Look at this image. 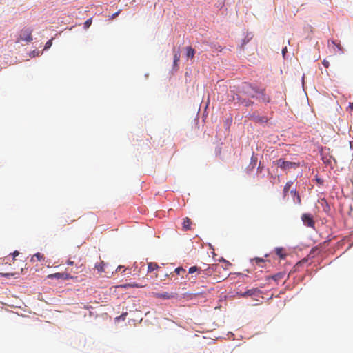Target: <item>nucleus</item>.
<instances>
[{
  "label": "nucleus",
  "mask_w": 353,
  "mask_h": 353,
  "mask_svg": "<svg viewBox=\"0 0 353 353\" xmlns=\"http://www.w3.org/2000/svg\"><path fill=\"white\" fill-rule=\"evenodd\" d=\"M52 44V40L50 39L49 41H48L46 43V45H45V49H48L51 47Z\"/></svg>",
  "instance_id": "29"
},
{
  "label": "nucleus",
  "mask_w": 353,
  "mask_h": 353,
  "mask_svg": "<svg viewBox=\"0 0 353 353\" xmlns=\"http://www.w3.org/2000/svg\"><path fill=\"white\" fill-rule=\"evenodd\" d=\"M32 30L30 28H23L20 32L19 37L17 39V43H19L22 41L27 43L30 42L32 40Z\"/></svg>",
  "instance_id": "5"
},
{
  "label": "nucleus",
  "mask_w": 353,
  "mask_h": 353,
  "mask_svg": "<svg viewBox=\"0 0 353 353\" xmlns=\"http://www.w3.org/2000/svg\"><path fill=\"white\" fill-rule=\"evenodd\" d=\"M250 118L251 120H252L254 122L259 123V124H264L267 123L269 121L268 118L265 116H261L258 114L256 112H253L250 114Z\"/></svg>",
  "instance_id": "7"
},
{
  "label": "nucleus",
  "mask_w": 353,
  "mask_h": 353,
  "mask_svg": "<svg viewBox=\"0 0 353 353\" xmlns=\"http://www.w3.org/2000/svg\"><path fill=\"white\" fill-rule=\"evenodd\" d=\"M192 223V221L188 217H185V219H183V223H182V225H183V230L184 231L190 230L191 229Z\"/></svg>",
  "instance_id": "11"
},
{
  "label": "nucleus",
  "mask_w": 353,
  "mask_h": 353,
  "mask_svg": "<svg viewBox=\"0 0 353 353\" xmlns=\"http://www.w3.org/2000/svg\"><path fill=\"white\" fill-rule=\"evenodd\" d=\"M10 275L12 276L13 274H8V273H7V274H3V276H9Z\"/></svg>",
  "instance_id": "44"
},
{
  "label": "nucleus",
  "mask_w": 353,
  "mask_h": 353,
  "mask_svg": "<svg viewBox=\"0 0 353 353\" xmlns=\"http://www.w3.org/2000/svg\"><path fill=\"white\" fill-rule=\"evenodd\" d=\"M159 265L156 263L150 262L148 263V272H152V271L157 270Z\"/></svg>",
  "instance_id": "16"
},
{
  "label": "nucleus",
  "mask_w": 353,
  "mask_h": 353,
  "mask_svg": "<svg viewBox=\"0 0 353 353\" xmlns=\"http://www.w3.org/2000/svg\"><path fill=\"white\" fill-rule=\"evenodd\" d=\"M282 55L283 57V58H285V56H286V54L288 52V50H287V47L285 46L282 48Z\"/></svg>",
  "instance_id": "30"
},
{
  "label": "nucleus",
  "mask_w": 353,
  "mask_h": 353,
  "mask_svg": "<svg viewBox=\"0 0 353 353\" xmlns=\"http://www.w3.org/2000/svg\"><path fill=\"white\" fill-rule=\"evenodd\" d=\"M261 293L260 290L258 288H252L248 290L247 291L244 292H240L239 295L241 297H247V296H258Z\"/></svg>",
  "instance_id": "9"
},
{
  "label": "nucleus",
  "mask_w": 353,
  "mask_h": 353,
  "mask_svg": "<svg viewBox=\"0 0 353 353\" xmlns=\"http://www.w3.org/2000/svg\"><path fill=\"white\" fill-rule=\"evenodd\" d=\"M180 60V54L179 52L174 51V66L178 65V62Z\"/></svg>",
  "instance_id": "19"
},
{
  "label": "nucleus",
  "mask_w": 353,
  "mask_h": 353,
  "mask_svg": "<svg viewBox=\"0 0 353 353\" xmlns=\"http://www.w3.org/2000/svg\"><path fill=\"white\" fill-rule=\"evenodd\" d=\"M290 186V185L288 183H287L284 187L283 191L285 192H287L289 190Z\"/></svg>",
  "instance_id": "36"
},
{
  "label": "nucleus",
  "mask_w": 353,
  "mask_h": 353,
  "mask_svg": "<svg viewBox=\"0 0 353 353\" xmlns=\"http://www.w3.org/2000/svg\"><path fill=\"white\" fill-rule=\"evenodd\" d=\"M66 263L69 265H73L74 264V261H71L70 259H68L66 262Z\"/></svg>",
  "instance_id": "37"
},
{
  "label": "nucleus",
  "mask_w": 353,
  "mask_h": 353,
  "mask_svg": "<svg viewBox=\"0 0 353 353\" xmlns=\"http://www.w3.org/2000/svg\"><path fill=\"white\" fill-rule=\"evenodd\" d=\"M48 277L50 279L55 278L57 279H62V280H68V279L72 278V276L70 275V274H68L67 272H61V273L58 272V273L52 274L48 275Z\"/></svg>",
  "instance_id": "10"
},
{
  "label": "nucleus",
  "mask_w": 353,
  "mask_h": 353,
  "mask_svg": "<svg viewBox=\"0 0 353 353\" xmlns=\"http://www.w3.org/2000/svg\"><path fill=\"white\" fill-rule=\"evenodd\" d=\"M174 272L179 275L181 274L182 273L185 272V270L183 269L182 267H178L175 269Z\"/></svg>",
  "instance_id": "22"
},
{
  "label": "nucleus",
  "mask_w": 353,
  "mask_h": 353,
  "mask_svg": "<svg viewBox=\"0 0 353 353\" xmlns=\"http://www.w3.org/2000/svg\"><path fill=\"white\" fill-rule=\"evenodd\" d=\"M224 6H225V3L223 2V3H222V6H221L222 9L223 8Z\"/></svg>",
  "instance_id": "46"
},
{
  "label": "nucleus",
  "mask_w": 353,
  "mask_h": 353,
  "mask_svg": "<svg viewBox=\"0 0 353 353\" xmlns=\"http://www.w3.org/2000/svg\"><path fill=\"white\" fill-rule=\"evenodd\" d=\"M105 263L104 261H101L99 263H97L94 266V269L97 270L98 273H102L105 272Z\"/></svg>",
  "instance_id": "13"
},
{
  "label": "nucleus",
  "mask_w": 353,
  "mask_h": 353,
  "mask_svg": "<svg viewBox=\"0 0 353 353\" xmlns=\"http://www.w3.org/2000/svg\"><path fill=\"white\" fill-rule=\"evenodd\" d=\"M82 268V265H80L77 268V269H79V268Z\"/></svg>",
  "instance_id": "48"
},
{
  "label": "nucleus",
  "mask_w": 353,
  "mask_h": 353,
  "mask_svg": "<svg viewBox=\"0 0 353 353\" xmlns=\"http://www.w3.org/2000/svg\"><path fill=\"white\" fill-rule=\"evenodd\" d=\"M300 163L288 161L283 158H279L272 161V169L276 168L277 173L274 176H281L283 174H288L293 170L299 168ZM269 176H274L273 174L268 170Z\"/></svg>",
  "instance_id": "1"
},
{
  "label": "nucleus",
  "mask_w": 353,
  "mask_h": 353,
  "mask_svg": "<svg viewBox=\"0 0 353 353\" xmlns=\"http://www.w3.org/2000/svg\"><path fill=\"white\" fill-rule=\"evenodd\" d=\"M155 296L157 298H161L163 299H170L173 297V296L170 295L168 292H165L163 294L157 293V294H155Z\"/></svg>",
  "instance_id": "17"
},
{
  "label": "nucleus",
  "mask_w": 353,
  "mask_h": 353,
  "mask_svg": "<svg viewBox=\"0 0 353 353\" xmlns=\"http://www.w3.org/2000/svg\"><path fill=\"white\" fill-rule=\"evenodd\" d=\"M123 268V266L121 265H119L117 269H116V272H119V270H121V269Z\"/></svg>",
  "instance_id": "42"
},
{
  "label": "nucleus",
  "mask_w": 353,
  "mask_h": 353,
  "mask_svg": "<svg viewBox=\"0 0 353 353\" xmlns=\"http://www.w3.org/2000/svg\"><path fill=\"white\" fill-rule=\"evenodd\" d=\"M120 12H121V10H119V11H117V12L114 13V14L112 15V17H111V18H110V19H114L116 17H117V16L119 14Z\"/></svg>",
  "instance_id": "35"
},
{
  "label": "nucleus",
  "mask_w": 353,
  "mask_h": 353,
  "mask_svg": "<svg viewBox=\"0 0 353 353\" xmlns=\"http://www.w3.org/2000/svg\"><path fill=\"white\" fill-rule=\"evenodd\" d=\"M352 144H353V141H350V148H352Z\"/></svg>",
  "instance_id": "45"
},
{
  "label": "nucleus",
  "mask_w": 353,
  "mask_h": 353,
  "mask_svg": "<svg viewBox=\"0 0 353 353\" xmlns=\"http://www.w3.org/2000/svg\"><path fill=\"white\" fill-rule=\"evenodd\" d=\"M322 63H323V66H324L325 68H328V67H329V65H330V63H329V61H327L326 59H324V60L323 61Z\"/></svg>",
  "instance_id": "32"
},
{
  "label": "nucleus",
  "mask_w": 353,
  "mask_h": 353,
  "mask_svg": "<svg viewBox=\"0 0 353 353\" xmlns=\"http://www.w3.org/2000/svg\"><path fill=\"white\" fill-rule=\"evenodd\" d=\"M221 50H222V54H223V53H225V52H226V51H228V50H229V51H230V49L227 48L226 47H222Z\"/></svg>",
  "instance_id": "38"
},
{
  "label": "nucleus",
  "mask_w": 353,
  "mask_h": 353,
  "mask_svg": "<svg viewBox=\"0 0 353 353\" xmlns=\"http://www.w3.org/2000/svg\"><path fill=\"white\" fill-rule=\"evenodd\" d=\"M252 38V35H251V34H248L246 37L241 40V43L239 45L240 50H243L244 46L250 41Z\"/></svg>",
  "instance_id": "12"
},
{
  "label": "nucleus",
  "mask_w": 353,
  "mask_h": 353,
  "mask_svg": "<svg viewBox=\"0 0 353 353\" xmlns=\"http://www.w3.org/2000/svg\"><path fill=\"white\" fill-rule=\"evenodd\" d=\"M222 263L224 264L223 268H225V269H227L228 266L232 265V264L230 262L225 260L223 257H222Z\"/></svg>",
  "instance_id": "26"
},
{
  "label": "nucleus",
  "mask_w": 353,
  "mask_h": 353,
  "mask_svg": "<svg viewBox=\"0 0 353 353\" xmlns=\"http://www.w3.org/2000/svg\"><path fill=\"white\" fill-rule=\"evenodd\" d=\"M19 252L18 251H14L13 253L14 258L17 256H18Z\"/></svg>",
  "instance_id": "41"
},
{
  "label": "nucleus",
  "mask_w": 353,
  "mask_h": 353,
  "mask_svg": "<svg viewBox=\"0 0 353 353\" xmlns=\"http://www.w3.org/2000/svg\"><path fill=\"white\" fill-rule=\"evenodd\" d=\"M315 181L319 184H323V178H315Z\"/></svg>",
  "instance_id": "33"
},
{
  "label": "nucleus",
  "mask_w": 353,
  "mask_h": 353,
  "mask_svg": "<svg viewBox=\"0 0 353 353\" xmlns=\"http://www.w3.org/2000/svg\"><path fill=\"white\" fill-rule=\"evenodd\" d=\"M130 287L131 288H143V287H145V285H140V284H138V283H132L130 284Z\"/></svg>",
  "instance_id": "28"
},
{
  "label": "nucleus",
  "mask_w": 353,
  "mask_h": 353,
  "mask_svg": "<svg viewBox=\"0 0 353 353\" xmlns=\"http://www.w3.org/2000/svg\"><path fill=\"white\" fill-rule=\"evenodd\" d=\"M130 283H125V284H123V285H119L118 287L119 288H131L130 285Z\"/></svg>",
  "instance_id": "34"
},
{
  "label": "nucleus",
  "mask_w": 353,
  "mask_h": 353,
  "mask_svg": "<svg viewBox=\"0 0 353 353\" xmlns=\"http://www.w3.org/2000/svg\"><path fill=\"white\" fill-rule=\"evenodd\" d=\"M254 261L256 262V264H259L261 262H264V260L261 258H254Z\"/></svg>",
  "instance_id": "31"
},
{
  "label": "nucleus",
  "mask_w": 353,
  "mask_h": 353,
  "mask_svg": "<svg viewBox=\"0 0 353 353\" xmlns=\"http://www.w3.org/2000/svg\"><path fill=\"white\" fill-rule=\"evenodd\" d=\"M256 85L248 82H243L238 88L239 92L247 95L248 97H252L255 92Z\"/></svg>",
  "instance_id": "3"
},
{
  "label": "nucleus",
  "mask_w": 353,
  "mask_h": 353,
  "mask_svg": "<svg viewBox=\"0 0 353 353\" xmlns=\"http://www.w3.org/2000/svg\"><path fill=\"white\" fill-rule=\"evenodd\" d=\"M302 174H303L302 171H301V172H299L297 173L296 177L302 176Z\"/></svg>",
  "instance_id": "43"
},
{
  "label": "nucleus",
  "mask_w": 353,
  "mask_h": 353,
  "mask_svg": "<svg viewBox=\"0 0 353 353\" xmlns=\"http://www.w3.org/2000/svg\"><path fill=\"white\" fill-rule=\"evenodd\" d=\"M301 219L305 225L310 228H314L315 223L313 219V216L310 214H303L301 216Z\"/></svg>",
  "instance_id": "8"
},
{
  "label": "nucleus",
  "mask_w": 353,
  "mask_h": 353,
  "mask_svg": "<svg viewBox=\"0 0 353 353\" xmlns=\"http://www.w3.org/2000/svg\"><path fill=\"white\" fill-rule=\"evenodd\" d=\"M186 50H187V53H186V56L189 58H193L194 56V54H195V51L194 50L189 46V47H187L186 48Z\"/></svg>",
  "instance_id": "18"
},
{
  "label": "nucleus",
  "mask_w": 353,
  "mask_h": 353,
  "mask_svg": "<svg viewBox=\"0 0 353 353\" xmlns=\"http://www.w3.org/2000/svg\"><path fill=\"white\" fill-rule=\"evenodd\" d=\"M232 122V117H230V118H228L225 121V128L227 129L228 128H229V126L231 125Z\"/></svg>",
  "instance_id": "25"
},
{
  "label": "nucleus",
  "mask_w": 353,
  "mask_h": 353,
  "mask_svg": "<svg viewBox=\"0 0 353 353\" xmlns=\"http://www.w3.org/2000/svg\"><path fill=\"white\" fill-rule=\"evenodd\" d=\"M284 274L283 273H278L275 275H273L272 278L275 280L278 281L283 278Z\"/></svg>",
  "instance_id": "21"
},
{
  "label": "nucleus",
  "mask_w": 353,
  "mask_h": 353,
  "mask_svg": "<svg viewBox=\"0 0 353 353\" xmlns=\"http://www.w3.org/2000/svg\"><path fill=\"white\" fill-rule=\"evenodd\" d=\"M92 22V19H91V18H90V19H87V20L85 21V23H84V28H85V29L88 28L91 26Z\"/></svg>",
  "instance_id": "23"
},
{
  "label": "nucleus",
  "mask_w": 353,
  "mask_h": 353,
  "mask_svg": "<svg viewBox=\"0 0 353 353\" xmlns=\"http://www.w3.org/2000/svg\"><path fill=\"white\" fill-rule=\"evenodd\" d=\"M349 108L352 110H353V102H350L349 103Z\"/></svg>",
  "instance_id": "40"
},
{
  "label": "nucleus",
  "mask_w": 353,
  "mask_h": 353,
  "mask_svg": "<svg viewBox=\"0 0 353 353\" xmlns=\"http://www.w3.org/2000/svg\"><path fill=\"white\" fill-rule=\"evenodd\" d=\"M252 98L256 99L259 102L264 103L265 104L270 102V97L268 94H266L265 89L260 88L257 86Z\"/></svg>",
  "instance_id": "4"
},
{
  "label": "nucleus",
  "mask_w": 353,
  "mask_h": 353,
  "mask_svg": "<svg viewBox=\"0 0 353 353\" xmlns=\"http://www.w3.org/2000/svg\"><path fill=\"white\" fill-rule=\"evenodd\" d=\"M228 98L229 101H234L236 99L239 103L245 107L251 106L254 104V102L250 99H243L239 94L232 93L230 94L228 93Z\"/></svg>",
  "instance_id": "6"
},
{
  "label": "nucleus",
  "mask_w": 353,
  "mask_h": 353,
  "mask_svg": "<svg viewBox=\"0 0 353 353\" xmlns=\"http://www.w3.org/2000/svg\"><path fill=\"white\" fill-rule=\"evenodd\" d=\"M332 43L338 49L339 51H340L341 53H343V48L341 46V44L336 41L332 39L331 41Z\"/></svg>",
  "instance_id": "20"
},
{
  "label": "nucleus",
  "mask_w": 353,
  "mask_h": 353,
  "mask_svg": "<svg viewBox=\"0 0 353 353\" xmlns=\"http://www.w3.org/2000/svg\"><path fill=\"white\" fill-rule=\"evenodd\" d=\"M197 271H199V268L196 266H192L189 268L190 274H193Z\"/></svg>",
  "instance_id": "24"
},
{
  "label": "nucleus",
  "mask_w": 353,
  "mask_h": 353,
  "mask_svg": "<svg viewBox=\"0 0 353 353\" xmlns=\"http://www.w3.org/2000/svg\"><path fill=\"white\" fill-rule=\"evenodd\" d=\"M275 252L281 259H284L286 256V254L284 252V249L282 248H276L275 249Z\"/></svg>",
  "instance_id": "14"
},
{
  "label": "nucleus",
  "mask_w": 353,
  "mask_h": 353,
  "mask_svg": "<svg viewBox=\"0 0 353 353\" xmlns=\"http://www.w3.org/2000/svg\"><path fill=\"white\" fill-rule=\"evenodd\" d=\"M45 257L43 254L38 252L34 254L32 257L31 258V261L34 262L35 261H42L44 260Z\"/></svg>",
  "instance_id": "15"
},
{
  "label": "nucleus",
  "mask_w": 353,
  "mask_h": 353,
  "mask_svg": "<svg viewBox=\"0 0 353 353\" xmlns=\"http://www.w3.org/2000/svg\"><path fill=\"white\" fill-rule=\"evenodd\" d=\"M239 279V280H241V281H245V279L248 278V276L245 275V274H242L241 273H238V274H235Z\"/></svg>",
  "instance_id": "27"
},
{
  "label": "nucleus",
  "mask_w": 353,
  "mask_h": 353,
  "mask_svg": "<svg viewBox=\"0 0 353 353\" xmlns=\"http://www.w3.org/2000/svg\"><path fill=\"white\" fill-rule=\"evenodd\" d=\"M305 77V75L303 74V77H302V83L303 84V79Z\"/></svg>",
  "instance_id": "47"
},
{
  "label": "nucleus",
  "mask_w": 353,
  "mask_h": 353,
  "mask_svg": "<svg viewBox=\"0 0 353 353\" xmlns=\"http://www.w3.org/2000/svg\"><path fill=\"white\" fill-rule=\"evenodd\" d=\"M265 169L263 163L261 161H259L257 155L253 152L250 159V163L246 168V173L248 175L256 174L257 175L262 174L261 176H265Z\"/></svg>",
  "instance_id": "2"
},
{
  "label": "nucleus",
  "mask_w": 353,
  "mask_h": 353,
  "mask_svg": "<svg viewBox=\"0 0 353 353\" xmlns=\"http://www.w3.org/2000/svg\"><path fill=\"white\" fill-rule=\"evenodd\" d=\"M225 90H226L227 92L228 91L227 85H222V90H221V92H224Z\"/></svg>",
  "instance_id": "39"
}]
</instances>
